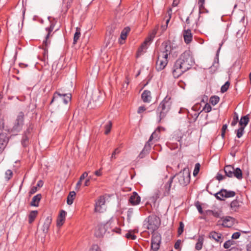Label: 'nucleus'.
Wrapping results in <instances>:
<instances>
[{"label": "nucleus", "mask_w": 251, "mask_h": 251, "mask_svg": "<svg viewBox=\"0 0 251 251\" xmlns=\"http://www.w3.org/2000/svg\"><path fill=\"white\" fill-rule=\"evenodd\" d=\"M146 110L145 106H141L138 108V113L141 114Z\"/></svg>", "instance_id": "obj_61"}, {"label": "nucleus", "mask_w": 251, "mask_h": 251, "mask_svg": "<svg viewBox=\"0 0 251 251\" xmlns=\"http://www.w3.org/2000/svg\"><path fill=\"white\" fill-rule=\"evenodd\" d=\"M171 98L166 97L160 102L156 110V114L158 117V123H160L166 116L171 109L172 105Z\"/></svg>", "instance_id": "obj_3"}, {"label": "nucleus", "mask_w": 251, "mask_h": 251, "mask_svg": "<svg viewBox=\"0 0 251 251\" xmlns=\"http://www.w3.org/2000/svg\"><path fill=\"white\" fill-rule=\"evenodd\" d=\"M114 222L112 220H110L108 222L104 224H99L98 226V228L95 232L96 236L98 237H101L103 236L104 234H105L106 231H107L108 233H110V231L120 234L121 229L119 227H114Z\"/></svg>", "instance_id": "obj_2"}, {"label": "nucleus", "mask_w": 251, "mask_h": 251, "mask_svg": "<svg viewBox=\"0 0 251 251\" xmlns=\"http://www.w3.org/2000/svg\"><path fill=\"white\" fill-rule=\"evenodd\" d=\"M105 200L104 196H101L99 197L98 199L96 201L95 206V211L102 212H103L102 206L104 205Z\"/></svg>", "instance_id": "obj_14"}, {"label": "nucleus", "mask_w": 251, "mask_h": 251, "mask_svg": "<svg viewBox=\"0 0 251 251\" xmlns=\"http://www.w3.org/2000/svg\"><path fill=\"white\" fill-rule=\"evenodd\" d=\"M89 251H101L98 245H93Z\"/></svg>", "instance_id": "obj_57"}, {"label": "nucleus", "mask_w": 251, "mask_h": 251, "mask_svg": "<svg viewBox=\"0 0 251 251\" xmlns=\"http://www.w3.org/2000/svg\"><path fill=\"white\" fill-rule=\"evenodd\" d=\"M130 30V28L129 27L127 26L124 28V29L121 32L120 39L124 40L126 39L127 37V35L129 32Z\"/></svg>", "instance_id": "obj_33"}, {"label": "nucleus", "mask_w": 251, "mask_h": 251, "mask_svg": "<svg viewBox=\"0 0 251 251\" xmlns=\"http://www.w3.org/2000/svg\"><path fill=\"white\" fill-rule=\"evenodd\" d=\"M51 222V216H47L44 222L43 225L42 227V230L45 234H46L48 232Z\"/></svg>", "instance_id": "obj_17"}, {"label": "nucleus", "mask_w": 251, "mask_h": 251, "mask_svg": "<svg viewBox=\"0 0 251 251\" xmlns=\"http://www.w3.org/2000/svg\"><path fill=\"white\" fill-rule=\"evenodd\" d=\"M234 168L231 165L226 166L224 168V171L226 175L228 177H232L233 176Z\"/></svg>", "instance_id": "obj_26"}, {"label": "nucleus", "mask_w": 251, "mask_h": 251, "mask_svg": "<svg viewBox=\"0 0 251 251\" xmlns=\"http://www.w3.org/2000/svg\"><path fill=\"white\" fill-rule=\"evenodd\" d=\"M174 177L178 180L180 185L182 186L187 185L190 181V174L188 168H184Z\"/></svg>", "instance_id": "obj_8"}, {"label": "nucleus", "mask_w": 251, "mask_h": 251, "mask_svg": "<svg viewBox=\"0 0 251 251\" xmlns=\"http://www.w3.org/2000/svg\"><path fill=\"white\" fill-rule=\"evenodd\" d=\"M220 52V47L218 49L216 54V57L214 59L212 66L210 67V71L214 72L219 67V53Z\"/></svg>", "instance_id": "obj_21"}, {"label": "nucleus", "mask_w": 251, "mask_h": 251, "mask_svg": "<svg viewBox=\"0 0 251 251\" xmlns=\"http://www.w3.org/2000/svg\"><path fill=\"white\" fill-rule=\"evenodd\" d=\"M141 201V198L137 193L134 192L129 199V202L132 205H136L139 204Z\"/></svg>", "instance_id": "obj_16"}, {"label": "nucleus", "mask_w": 251, "mask_h": 251, "mask_svg": "<svg viewBox=\"0 0 251 251\" xmlns=\"http://www.w3.org/2000/svg\"><path fill=\"white\" fill-rule=\"evenodd\" d=\"M56 24V21L55 20H52L50 21V25L49 27L46 28V31L47 32V34L45 37V39L44 40V44L46 46H48V45H50V41L49 39L50 37L52 35L51 34V32L54 29L55 25Z\"/></svg>", "instance_id": "obj_12"}, {"label": "nucleus", "mask_w": 251, "mask_h": 251, "mask_svg": "<svg viewBox=\"0 0 251 251\" xmlns=\"http://www.w3.org/2000/svg\"><path fill=\"white\" fill-rule=\"evenodd\" d=\"M141 98L144 102H150L151 99V92L147 90H144L141 95Z\"/></svg>", "instance_id": "obj_23"}, {"label": "nucleus", "mask_w": 251, "mask_h": 251, "mask_svg": "<svg viewBox=\"0 0 251 251\" xmlns=\"http://www.w3.org/2000/svg\"><path fill=\"white\" fill-rule=\"evenodd\" d=\"M205 0H198V4L199 5V13L200 14L203 12L204 10H206V12L207 11L206 10L204 7Z\"/></svg>", "instance_id": "obj_40"}, {"label": "nucleus", "mask_w": 251, "mask_h": 251, "mask_svg": "<svg viewBox=\"0 0 251 251\" xmlns=\"http://www.w3.org/2000/svg\"><path fill=\"white\" fill-rule=\"evenodd\" d=\"M112 123L111 121H108L104 126V134L107 135L110 132L112 127Z\"/></svg>", "instance_id": "obj_41"}, {"label": "nucleus", "mask_w": 251, "mask_h": 251, "mask_svg": "<svg viewBox=\"0 0 251 251\" xmlns=\"http://www.w3.org/2000/svg\"><path fill=\"white\" fill-rule=\"evenodd\" d=\"M219 100V98L218 96H212L209 100V102L213 105L216 104Z\"/></svg>", "instance_id": "obj_46"}, {"label": "nucleus", "mask_w": 251, "mask_h": 251, "mask_svg": "<svg viewBox=\"0 0 251 251\" xmlns=\"http://www.w3.org/2000/svg\"><path fill=\"white\" fill-rule=\"evenodd\" d=\"M205 214L207 215H212L215 217L218 218L220 216V213L218 211H215L210 210H208L205 211Z\"/></svg>", "instance_id": "obj_45"}, {"label": "nucleus", "mask_w": 251, "mask_h": 251, "mask_svg": "<svg viewBox=\"0 0 251 251\" xmlns=\"http://www.w3.org/2000/svg\"><path fill=\"white\" fill-rule=\"evenodd\" d=\"M33 126V124L31 122L26 124V129L24 131L21 140L22 145L25 148L27 147L30 143Z\"/></svg>", "instance_id": "obj_7"}, {"label": "nucleus", "mask_w": 251, "mask_h": 251, "mask_svg": "<svg viewBox=\"0 0 251 251\" xmlns=\"http://www.w3.org/2000/svg\"><path fill=\"white\" fill-rule=\"evenodd\" d=\"M160 225V218L155 215H150L144 221V226L147 229L154 232Z\"/></svg>", "instance_id": "obj_4"}, {"label": "nucleus", "mask_w": 251, "mask_h": 251, "mask_svg": "<svg viewBox=\"0 0 251 251\" xmlns=\"http://www.w3.org/2000/svg\"><path fill=\"white\" fill-rule=\"evenodd\" d=\"M233 219L230 217L226 218L223 221L222 226L228 227L231 226L233 224Z\"/></svg>", "instance_id": "obj_29"}, {"label": "nucleus", "mask_w": 251, "mask_h": 251, "mask_svg": "<svg viewBox=\"0 0 251 251\" xmlns=\"http://www.w3.org/2000/svg\"><path fill=\"white\" fill-rule=\"evenodd\" d=\"M244 130V127H240L236 131V135L238 138L241 137L243 134Z\"/></svg>", "instance_id": "obj_49"}, {"label": "nucleus", "mask_w": 251, "mask_h": 251, "mask_svg": "<svg viewBox=\"0 0 251 251\" xmlns=\"http://www.w3.org/2000/svg\"><path fill=\"white\" fill-rule=\"evenodd\" d=\"M42 195L40 194H37L36 196H34L30 202V205L31 206L36 207L38 206L39 201H40Z\"/></svg>", "instance_id": "obj_24"}, {"label": "nucleus", "mask_w": 251, "mask_h": 251, "mask_svg": "<svg viewBox=\"0 0 251 251\" xmlns=\"http://www.w3.org/2000/svg\"><path fill=\"white\" fill-rule=\"evenodd\" d=\"M246 248L247 251H251V242L247 245Z\"/></svg>", "instance_id": "obj_64"}, {"label": "nucleus", "mask_w": 251, "mask_h": 251, "mask_svg": "<svg viewBox=\"0 0 251 251\" xmlns=\"http://www.w3.org/2000/svg\"><path fill=\"white\" fill-rule=\"evenodd\" d=\"M91 178H92V177L91 176H89L88 177L87 179H86L85 183H84L85 186H88L90 185V181Z\"/></svg>", "instance_id": "obj_63"}, {"label": "nucleus", "mask_w": 251, "mask_h": 251, "mask_svg": "<svg viewBox=\"0 0 251 251\" xmlns=\"http://www.w3.org/2000/svg\"><path fill=\"white\" fill-rule=\"evenodd\" d=\"M241 234L239 232L234 233L232 235V239H237L239 238Z\"/></svg>", "instance_id": "obj_59"}, {"label": "nucleus", "mask_w": 251, "mask_h": 251, "mask_svg": "<svg viewBox=\"0 0 251 251\" xmlns=\"http://www.w3.org/2000/svg\"><path fill=\"white\" fill-rule=\"evenodd\" d=\"M50 45H48V46H46L44 44V42H43V49H44V52L43 53L44 59V60H46V57L48 58V47Z\"/></svg>", "instance_id": "obj_50"}, {"label": "nucleus", "mask_w": 251, "mask_h": 251, "mask_svg": "<svg viewBox=\"0 0 251 251\" xmlns=\"http://www.w3.org/2000/svg\"><path fill=\"white\" fill-rule=\"evenodd\" d=\"M38 211L37 210L31 211L28 215V223L31 224L37 217Z\"/></svg>", "instance_id": "obj_31"}, {"label": "nucleus", "mask_w": 251, "mask_h": 251, "mask_svg": "<svg viewBox=\"0 0 251 251\" xmlns=\"http://www.w3.org/2000/svg\"><path fill=\"white\" fill-rule=\"evenodd\" d=\"M202 110L204 111L205 112H210L211 110V107L210 105L208 103L206 102L205 104V105L203 107Z\"/></svg>", "instance_id": "obj_56"}, {"label": "nucleus", "mask_w": 251, "mask_h": 251, "mask_svg": "<svg viewBox=\"0 0 251 251\" xmlns=\"http://www.w3.org/2000/svg\"><path fill=\"white\" fill-rule=\"evenodd\" d=\"M161 46L162 47V50L160 53H158V54L162 55L168 59L169 55L172 54L173 56L177 55L178 51H175L174 52V50H176V47H173L171 45L170 41L163 42Z\"/></svg>", "instance_id": "obj_5"}, {"label": "nucleus", "mask_w": 251, "mask_h": 251, "mask_svg": "<svg viewBox=\"0 0 251 251\" xmlns=\"http://www.w3.org/2000/svg\"><path fill=\"white\" fill-rule=\"evenodd\" d=\"M183 137V135L182 133L180 132H177L175 134L174 136L173 137V139L175 141H177L179 142V146L180 147H181L182 146V143H181V140Z\"/></svg>", "instance_id": "obj_30"}, {"label": "nucleus", "mask_w": 251, "mask_h": 251, "mask_svg": "<svg viewBox=\"0 0 251 251\" xmlns=\"http://www.w3.org/2000/svg\"><path fill=\"white\" fill-rule=\"evenodd\" d=\"M200 167H201V165L199 163L196 164V165L195 166L194 170L193 172V175L194 176H196L198 174V173L200 171Z\"/></svg>", "instance_id": "obj_53"}, {"label": "nucleus", "mask_w": 251, "mask_h": 251, "mask_svg": "<svg viewBox=\"0 0 251 251\" xmlns=\"http://www.w3.org/2000/svg\"><path fill=\"white\" fill-rule=\"evenodd\" d=\"M8 139L4 134H0V154L4 151L7 146Z\"/></svg>", "instance_id": "obj_18"}, {"label": "nucleus", "mask_w": 251, "mask_h": 251, "mask_svg": "<svg viewBox=\"0 0 251 251\" xmlns=\"http://www.w3.org/2000/svg\"><path fill=\"white\" fill-rule=\"evenodd\" d=\"M249 122V115H247L246 116H244L242 117L240 120L239 121V125L240 127H244L245 128V126L248 125V123Z\"/></svg>", "instance_id": "obj_28"}, {"label": "nucleus", "mask_w": 251, "mask_h": 251, "mask_svg": "<svg viewBox=\"0 0 251 251\" xmlns=\"http://www.w3.org/2000/svg\"><path fill=\"white\" fill-rule=\"evenodd\" d=\"M80 29L78 27H76L75 32L74 34V39H73V44H75L78 40L79 39L80 36Z\"/></svg>", "instance_id": "obj_39"}, {"label": "nucleus", "mask_w": 251, "mask_h": 251, "mask_svg": "<svg viewBox=\"0 0 251 251\" xmlns=\"http://www.w3.org/2000/svg\"><path fill=\"white\" fill-rule=\"evenodd\" d=\"M194 64V59L190 50H185L175 63L173 70V76L175 78H178L189 70Z\"/></svg>", "instance_id": "obj_1"}, {"label": "nucleus", "mask_w": 251, "mask_h": 251, "mask_svg": "<svg viewBox=\"0 0 251 251\" xmlns=\"http://www.w3.org/2000/svg\"><path fill=\"white\" fill-rule=\"evenodd\" d=\"M59 98H61L63 102L66 104L71 101L72 95L70 93L60 92L59 91H56L53 94V96L50 102V104H51L53 101H54L56 100H57Z\"/></svg>", "instance_id": "obj_9"}, {"label": "nucleus", "mask_w": 251, "mask_h": 251, "mask_svg": "<svg viewBox=\"0 0 251 251\" xmlns=\"http://www.w3.org/2000/svg\"><path fill=\"white\" fill-rule=\"evenodd\" d=\"M5 178L7 179V180H9L13 176V172L10 170H7L5 173Z\"/></svg>", "instance_id": "obj_52"}, {"label": "nucleus", "mask_w": 251, "mask_h": 251, "mask_svg": "<svg viewBox=\"0 0 251 251\" xmlns=\"http://www.w3.org/2000/svg\"><path fill=\"white\" fill-rule=\"evenodd\" d=\"M181 243V241L180 240H177L175 244V245H174L175 249L176 250H179Z\"/></svg>", "instance_id": "obj_58"}, {"label": "nucleus", "mask_w": 251, "mask_h": 251, "mask_svg": "<svg viewBox=\"0 0 251 251\" xmlns=\"http://www.w3.org/2000/svg\"><path fill=\"white\" fill-rule=\"evenodd\" d=\"M233 176L239 179L242 178V172L240 168H237L234 169Z\"/></svg>", "instance_id": "obj_37"}, {"label": "nucleus", "mask_w": 251, "mask_h": 251, "mask_svg": "<svg viewBox=\"0 0 251 251\" xmlns=\"http://www.w3.org/2000/svg\"><path fill=\"white\" fill-rule=\"evenodd\" d=\"M151 148V143H150L149 142H147L145 144L143 149L139 154L138 158L141 159L145 157L147 154L149 153Z\"/></svg>", "instance_id": "obj_19"}, {"label": "nucleus", "mask_w": 251, "mask_h": 251, "mask_svg": "<svg viewBox=\"0 0 251 251\" xmlns=\"http://www.w3.org/2000/svg\"><path fill=\"white\" fill-rule=\"evenodd\" d=\"M240 206V202L237 200H233L230 204L231 209L234 211H237Z\"/></svg>", "instance_id": "obj_27"}, {"label": "nucleus", "mask_w": 251, "mask_h": 251, "mask_svg": "<svg viewBox=\"0 0 251 251\" xmlns=\"http://www.w3.org/2000/svg\"><path fill=\"white\" fill-rule=\"evenodd\" d=\"M238 122V115L237 113H234L233 117V120L231 123V126H235Z\"/></svg>", "instance_id": "obj_47"}, {"label": "nucleus", "mask_w": 251, "mask_h": 251, "mask_svg": "<svg viewBox=\"0 0 251 251\" xmlns=\"http://www.w3.org/2000/svg\"><path fill=\"white\" fill-rule=\"evenodd\" d=\"M184 227V225L183 222H180L179 223V227L178 228V230H177V234H178V236L180 235L183 232Z\"/></svg>", "instance_id": "obj_51"}, {"label": "nucleus", "mask_w": 251, "mask_h": 251, "mask_svg": "<svg viewBox=\"0 0 251 251\" xmlns=\"http://www.w3.org/2000/svg\"><path fill=\"white\" fill-rule=\"evenodd\" d=\"M213 184H209L207 186V189H209L208 191L210 194L213 195L217 200H220V197L219 196V195L220 194V190L216 192L215 193H213L210 191L211 189L213 188Z\"/></svg>", "instance_id": "obj_36"}, {"label": "nucleus", "mask_w": 251, "mask_h": 251, "mask_svg": "<svg viewBox=\"0 0 251 251\" xmlns=\"http://www.w3.org/2000/svg\"><path fill=\"white\" fill-rule=\"evenodd\" d=\"M125 237L128 239L135 240L136 236L133 234V230H129L125 235Z\"/></svg>", "instance_id": "obj_44"}, {"label": "nucleus", "mask_w": 251, "mask_h": 251, "mask_svg": "<svg viewBox=\"0 0 251 251\" xmlns=\"http://www.w3.org/2000/svg\"><path fill=\"white\" fill-rule=\"evenodd\" d=\"M183 35L184 42L186 44H189L192 42L193 36L190 29L184 30Z\"/></svg>", "instance_id": "obj_20"}, {"label": "nucleus", "mask_w": 251, "mask_h": 251, "mask_svg": "<svg viewBox=\"0 0 251 251\" xmlns=\"http://www.w3.org/2000/svg\"><path fill=\"white\" fill-rule=\"evenodd\" d=\"M161 237L160 235L158 233H154L152 235L151 240V248L154 251H157L160 247Z\"/></svg>", "instance_id": "obj_11"}, {"label": "nucleus", "mask_w": 251, "mask_h": 251, "mask_svg": "<svg viewBox=\"0 0 251 251\" xmlns=\"http://www.w3.org/2000/svg\"><path fill=\"white\" fill-rule=\"evenodd\" d=\"M66 215V212L63 210H61L57 219V226H60L63 225Z\"/></svg>", "instance_id": "obj_22"}, {"label": "nucleus", "mask_w": 251, "mask_h": 251, "mask_svg": "<svg viewBox=\"0 0 251 251\" xmlns=\"http://www.w3.org/2000/svg\"><path fill=\"white\" fill-rule=\"evenodd\" d=\"M203 238L202 236H200L198 239V242L195 245V249L198 251H200L202 247Z\"/></svg>", "instance_id": "obj_35"}, {"label": "nucleus", "mask_w": 251, "mask_h": 251, "mask_svg": "<svg viewBox=\"0 0 251 251\" xmlns=\"http://www.w3.org/2000/svg\"><path fill=\"white\" fill-rule=\"evenodd\" d=\"M174 177H171L165 185L164 195L167 196L170 194L171 185Z\"/></svg>", "instance_id": "obj_25"}, {"label": "nucleus", "mask_w": 251, "mask_h": 251, "mask_svg": "<svg viewBox=\"0 0 251 251\" xmlns=\"http://www.w3.org/2000/svg\"><path fill=\"white\" fill-rule=\"evenodd\" d=\"M24 113L22 111L19 112L10 129L12 133L17 134L22 130L24 125Z\"/></svg>", "instance_id": "obj_6"}, {"label": "nucleus", "mask_w": 251, "mask_h": 251, "mask_svg": "<svg viewBox=\"0 0 251 251\" xmlns=\"http://www.w3.org/2000/svg\"><path fill=\"white\" fill-rule=\"evenodd\" d=\"M230 85L229 81H226L224 85L221 87V93H225L228 89Z\"/></svg>", "instance_id": "obj_43"}, {"label": "nucleus", "mask_w": 251, "mask_h": 251, "mask_svg": "<svg viewBox=\"0 0 251 251\" xmlns=\"http://www.w3.org/2000/svg\"><path fill=\"white\" fill-rule=\"evenodd\" d=\"M209 237L210 239H213L216 242H219L220 240V234L215 231L210 232Z\"/></svg>", "instance_id": "obj_34"}, {"label": "nucleus", "mask_w": 251, "mask_h": 251, "mask_svg": "<svg viewBox=\"0 0 251 251\" xmlns=\"http://www.w3.org/2000/svg\"><path fill=\"white\" fill-rule=\"evenodd\" d=\"M75 195L76 194L75 191H71L69 193L67 200L68 204L71 205L73 203Z\"/></svg>", "instance_id": "obj_32"}, {"label": "nucleus", "mask_w": 251, "mask_h": 251, "mask_svg": "<svg viewBox=\"0 0 251 251\" xmlns=\"http://www.w3.org/2000/svg\"><path fill=\"white\" fill-rule=\"evenodd\" d=\"M195 205L197 207L199 213L201 214H203V211L202 210V208L200 202L199 201H197L196 202H195Z\"/></svg>", "instance_id": "obj_54"}, {"label": "nucleus", "mask_w": 251, "mask_h": 251, "mask_svg": "<svg viewBox=\"0 0 251 251\" xmlns=\"http://www.w3.org/2000/svg\"><path fill=\"white\" fill-rule=\"evenodd\" d=\"M121 152V149L120 148H117L114 150L113 152L111 154V156L110 157V160L113 161V160L117 158V155L119 154Z\"/></svg>", "instance_id": "obj_42"}, {"label": "nucleus", "mask_w": 251, "mask_h": 251, "mask_svg": "<svg viewBox=\"0 0 251 251\" xmlns=\"http://www.w3.org/2000/svg\"><path fill=\"white\" fill-rule=\"evenodd\" d=\"M236 195L235 192L228 190L226 189H221V201H225L226 199L233 198Z\"/></svg>", "instance_id": "obj_13"}, {"label": "nucleus", "mask_w": 251, "mask_h": 251, "mask_svg": "<svg viewBox=\"0 0 251 251\" xmlns=\"http://www.w3.org/2000/svg\"><path fill=\"white\" fill-rule=\"evenodd\" d=\"M227 125L226 124L224 125L223 126L222 128V133L221 136L223 138H224L225 137V133L226 131L227 130Z\"/></svg>", "instance_id": "obj_55"}, {"label": "nucleus", "mask_w": 251, "mask_h": 251, "mask_svg": "<svg viewBox=\"0 0 251 251\" xmlns=\"http://www.w3.org/2000/svg\"><path fill=\"white\" fill-rule=\"evenodd\" d=\"M88 173L87 172H84L82 175L80 176V178H79V180L80 181H82L83 179H84V178L86 177H88Z\"/></svg>", "instance_id": "obj_60"}, {"label": "nucleus", "mask_w": 251, "mask_h": 251, "mask_svg": "<svg viewBox=\"0 0 251 251\" xmlns=\"http://www.w3.org/2000/svg\"><path fill=\"white\" fill-rule=\"evenodd\" d=\"M159 133L160 132L156 128V130L152 133L148 142H149V143H150V142L153 140V139H155L156 140H157L158 139H159Z\"/></svg>", "instance_id": "obj_38"}, {"label": "nucleus", "mask_w": 251, "mask_h": 251, "mask_svg": "<svg viewBox=\"0 0 251 251\" xmlns=\"http://www.w3.org/2000/svg\"><path fill=\"white\" fill-rule=\"evenodd\" d=\"M156 32H155L152 34V35L148 37L146 39L143 43L141 45L140 47L139 48L138 50V54L139 53L141 54L142 52L144 51V50H146L147 49L148 45L150 43V42L153 40V37L155 36Z\"/></svg>", "instance_id": "obj_15"}, {"label": "nucleus", "mask_w": 251, "mask_h": 251, "mask_svg": "<svg viewBox=\"0 0 251 251\" xmlns=\"http://www.w3.org/2000/svg\"><path fill=\"white\" fill-rule=\"evenodd\" d=\"M37 191V186H33L30 189L29 193L31 195L35 193H36Z\"/></svg>", "instance_id": "obj_62"}, {"label": "nucleus", "mask_w": 251, "mask_h": 251, "mask_svg": "<svg viewBox=\"0 0 251 251\" xmlns=\"http://www.w3.org/2000/svg\"><path fill=\"white\" fill-rule=\"evenodd\" d=\"M234 244V241L232 240H229L226 241L224 244V247L225 249H228L232 245Z\"/></svg>", "instance_id": "obj_48"}, {"label": "nucleus", "mask_w": 251, "mask_h": 251, "mask_svg": "<svg viewBox=\"0 0 251 251\" xmlns=\"http://www.w3.org/2000/svg\"><path fill=\"white\" fill-rule=\"evenodd\" d=\"M168 63V59L160 54L157 55V59L155 63V69L159 72L163 70Z\"/></svg>", "instance_id": "obj_10"}]
</instances>
